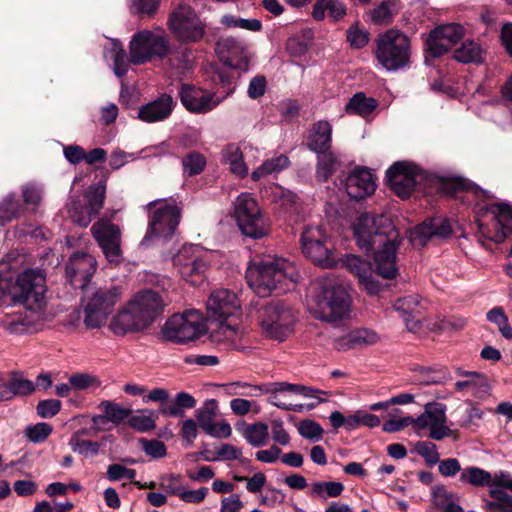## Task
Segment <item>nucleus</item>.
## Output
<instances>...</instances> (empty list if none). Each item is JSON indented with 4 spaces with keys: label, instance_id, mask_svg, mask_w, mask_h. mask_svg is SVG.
<instances>
[{
    "label": "nucleus",
    "instance_id": "44",
    "mask_svg": "<svg viewBox=\"0 0 512 512\" xmlns=\"http://www.w3.org/2000/svg\"><path fill=\"white\" fill-rule=\"evenodd\" d=\"M459 480L472 486H487L491 483V474L478 467H466L461 471Z\"/></svg>",
    "mask_w": 512,
    "mask_h": 512
},
{
    "label": "nucleus",
    "instance_id": "53",
    "mask_svg": "<svg viewBox=\"0 0 512 512\" xmlns=\"http://www.w3.org/2000/svg\"><path fill=\"white\" fill-rule=\"evenodd\" d=\"M416 452L425 459L426 463L430 466L437 464L440 460L437 447L432 442L421 441L415 446Z\"/></svg>",
    "mask_w": 512,
    "mask_h": 512
},
{
    "label": "nucleus",
    "instance_id": "41",
    "mask_svg": "<svg viewBox=\"0 0 512 512\" xmlns=\"http://www.w3.org/2000/svg\"><path fill=\"white\" fill-rule=\"evenodd\" d=\"M157 414L150 409H141L135 415L130 416L128 424L131 428L139 432H147L156 427Z\"/></svg>",
    "mask_w": 512,
    "mask_h": 512
},
{
    "label": "nucleus",
    "instance_id": "33",
    "mask_svg": "<svg viewBox=\"0 0 512 512\" xmlns=\"http://www.w3.org/2000/svg\"><path fill=\"white\" fill-rule=\"evenodd\" d=\"M332 142V127L327 121H318L311 129L308 148L316 153L329 151Z\"/></svg>",
    "mask_w": 512,
    "mask_h": 512
},
{
    "label": "nucleus",
    "instance_id": "51",
    "mask_svg": "<svg viewBox=\"0 0 512 512\" xmlns=\"http://www.w3.org/2000/svg\"><path fill=\"white\" fill-rule=\"evenodd\" d=\"M159 488L170 495L180 496L184 486L180 474H164L159 478Z\"/></svg>",
    "mask_w": 512,
    "mask_h": 512
},
{
    "label": "nucleus",
    "instance_id": "48",
    "mask_svg": "<svg viewBox=\"0 0 512 512\" xmlns=\"http://www.w3.org/2000/svg\"><path fill=\"white\" fill-rule=\"evenodd\" d=\"M487 319L495 323L503 337L512 339V328L509 325L508 318L502 307H494L487 313Z\"/></svg>",
    "mask_w": 512,
    "mask_h": 512
},
{
    "label": "nucleus",
    "instance_id": "2",
    "mask_svg": "<svg viewBox=\"0 0 512 512\" xmlns=\"http://www.w3.org/2000/svg\"><path fill=\"white\" fill-rule=\"evenodd\" d=\"M164 307L158 292L141 290L112 318L109 328L115 335L143 331L163 313Z\"/></svg>",
    "mask_w": 512,
    "mask_h": 512
},
{
    "label": "nucleus",
    "instance_id": "60",
    "mask_svg": "<svg viewBox=\"0 0 512 512\" xmlns=\"http://www.w3.org/2000/svg\"><path fill=\"white\" fill-rule=\"evenodd\" d=\"M299 434L306 439H321L323 429L321 426L312 420H303L298 427Z\"/></svg>",
    "mask_w": 512,
    "mask_h": 512
},
{
    "label": "nucleus",
    "instance_id": "8",
    "mask_svg": "<svg viewBox=\"0 0 512 512\" xmlns=\"http://www.w3.org/2000/svg\"><path fill=\"white\" fill-rule=\"evenodd\" d=\"M171 50L169 36L162 30H141L133 35L129 44L130 62L145 64L163 59Z\"/></svg>",
    "mask_w": 512,
    "mask_h": 512
},
{
    "label": "nucleus",
    "instance_id": "38",
    "mask_svg": "<svg viewBox=\"0 0 512 512\" xmlns=\"http://www.w3.org/2000/svg\"><path fill=\"white\" fill-rule=\"evenodd\" d=\"M483 49L481 45L473 40H466L461 47L454 51V59L460 63H481L483 61Z\"/></svg>",
    "mask_w": 512,
    "mask_h": 512
},
{
    "label": "nucleus",
    "instance_id": "9",
    "mask_svg": "<svg viewBox=\"0 0 512 512\" xmlns=\"http://www.w3.org/2000/svg\"><path fill=\"white\" fill-rule=\"evenodd\" d=\"M46 279L41 271L26 270L21 273L12 287L11 295L31 312H40L46 306Z\"/></svg>",
    "mask_w": 512,
    "mask_h": 512
},
{
    "label": "nucleus",
    "instance_id": "42",
    "mask_svg": "<svg viewBox=\"0 0 512 512\" xmlns=\"http://www.w3.org/2000/svg\"><path fill=\"white\" fill-rule=\"evenodd\" d=\"M242 434L247 442L252 446H264L269 437L268 425L263 422L246 425Z\"/></svg>",
    "mask_w": 512,
    "mask_h": 512
},
{
    "label": "nucleus",
    "instance_id": "18",
    "mask_svg": "<svg viewBox=\"0 0 512 512\" xmlns=\"http://www.w3.org/2000/svg\"><path fill=\"white\" fill-rule=\"evenodd\" d=\"M386 178L390 188L404 199L411 195L415 186L423 180L424 174L417 165L401 161L387 170Z\"/></svg>",
    "mask_w": 512,
    "mask_h": 512
},
{
    "label": "nucleus",
    "instance_id": "24",
    "mask_svg": "<svg viewBox=\"0 0 512 512\" xmlns=\"http://www.w3.org/2000/svg\"><path fill=\"white\" fill-rule=\"evenodd\" d=\"M452 234V228L448 220L442 217H434L423 221L409 231V239L413 246L424 247L434 239H446Z\"/></svg>",
    "mask_w": 512,
    "mask_h": 512
},
{
    "label": "nucleus",
    "instance_id": "22",
    "mask_svg": "<svg viewBox=\"0 0 512 512\" xmlns=\"http://www.w3.org/2000/svg\"><path fill=\"white\" fill-rule=\"evenodd\" d=\"M97 261L87 253H74L66 264V277L69 283L82 291L91 287L89 282L96 272Z\"/></svg>",
    "mask_w": 512,
    "mask_h": 512
},
{
    "label": "nucleus",
    "instance_id": "47",
    "mask_svg": "<svg viewBox=\"0 0 512 512\" xmlns=\"http://www.w3.org/2000/svg\"><path fill=\"white\" fill-rule=\"evenodd\" d=\"M343 491L344 485L335 481L315 482L311 485L312 496L320 497L322 499L338 497Z\"/></svg>",
    "mask_w": 512,
    "mask_h": 512
},
{
    "label": "nucleus",
    "instance_id": "64",
    "mask_svg": "<svg viewBox=\"0 0 512 512\" xmlns=\"http://www.w3.org/2000/svg\"><path fill=\"white\" fill-rule=\"evenodd\" d=\"M438 463L439 473L444 477H453L457 473H461V471L463 470L461 468L460 462L456 458H448L442 461L439 460Z\"/></svg>",
    "mask_w": 512,
    "mask_h": 512
},
{
    "label": "nucleus",
    "instance_id": "15",
    "mask_svg": "<svg viewBox=\"0 0 512 512\" xmlns=\"http://www.w3.org/2000/svg\"><path fill=\"white\" fill-rule=\"evenodd\" d=\"M327 240V235L320 227H306L301 235L302 252L313 263L333 268L337 265V259Z\"/></svg>",
    "mask_w": 512,
    "mask_h": 512
},
{
    "label": "nucleus",
    "instance_id": "6",
    "mask_svg": "<svg viewBox=\"0 0 512 512\" xmlns=\"http://www.w3.org/2000/svg\"><path fill=\"white\" fill-rule=\"evenodd\" d=\"M150 211L148 217V227L143 238L142 244H145L155 238H171L182 218V206L176 200L156 199L147 204Z\"/></svg>",
    "mask_w": 512,
    "mask_h": 512
},
{
    "label": "nucleus",
    "instance_id": "31",
    "mask_svg": "<svg viewBox=\"0 0 512 512\" xmlns=\"http://www.w3.org/2000/svg\"><path fill=\"white\" fill-rule=\"evenodd\" d=\"M173 104V98L163 94L158 99L142 105L138 110V118L147 123L162 121L171 114Z\"/></svg>",
    "mask_w": 512,
    "mask_h": 512
},
{
    "label": "nucleus",
    "instance_id": "4",
    "mask_svg": "<svg viewBox=\"0 0 512 512\" xmlns=\"http://www.w3.org/2000/svg\"><path fill=\"white\" fill-rule=\"evenodd\" d=\"M317 289L313 309L316 319L338 324L348 318L351 298L342 281L336 277L325 276L317 281Z\"/></svg>",
    "mask_w": 512,
    "mask_h": 512
},
{
    "label": "nucleus",
    "instance_id": "23",
    "mask_svg": "<svg viewBox=\"0 0 512 512\" xmlns=\"http://www.w3.org/2000/svg\"><path fill=\"white\" fill-rule=\"evenodd\" d=\"M206 309L207 317L211 320H236L240 313V304L234 292L219 289L209 296Z\"/></svg>",
    "mask_w": 512,
    "mask_h": 512
},
{
    "label": "nucleus",
    "instance_id": "52",
    "mask_svg": "<svg viewBox=\"0 0 512 512\" xmlns=\"http://www.w3.org/2000/svg\"><path fill=\"white\" fill-rule=\"evenodd\" d=\"M160 0H133L131 12L141 17L154 16L159 8Z\"/></svg>",
    "mask_w": 512,
    "mask_h": 512
},
{
    "label": "nucleus",
    "instance_id": "36",
    "mask_svg": "<svg viewBox=\"0 0 512 512\" xmlns=\"http://www.w3.org/2000/svg\"><path fill=\"white\" fill-rule=\"evenodd\" d=\"M325 11H328L329 16L337 21L346 15L345 5L338 0H316L312 16L315 20H323Z\"/></svg>",
    "mask_w": 512,
    "mask_h": 512
},
{
    "label": "nucleus",
    "instance_id": "7",
    "mask_svg": "<svg viewBox=\"0 0 512 512\" xmlns=\"http://www.w3.org/2000/svg\"><path fill=\"white\" fill-rule=\"evenodd\" d=\"M411 43L408 36L399 30H388L376 39L375 57L388 71H397L408 65Z\"/></svg>",
    "mask_w": 512,
    "mask_h": 512
},
{
    "label": "nucleus",
    "instance_id": "5",
    "mask_svg": "<svg viewBox=\"0 0 512 512\" xmlns=\"http://www.w3.org/2000/svg\"><path fill=\"white\" fill-rule=\"evenodd\" d=\"M122 289L116 285L91 286L83 291V322L87 329L104 326L120 301Z\"/></svg>",
    "mask_w": 512,
    "mask_h": 512
},
{
    "label": "nucleus",
    "instance_id": "3",
    "mask_svg": "<svg viewBox=\"0 0 512 512\" xmlns=\"http://www.w3.org/2000/svg\"><path fill=\"white\" fill-rule=\"evenodd\" d=\"M298 277L294 265L283 258L254 261L246 272L247 282L261 297L272 292L284 293Z\"/></svg>",
    "mask_w": 512,
    "mask_h": 512
},
{
    "label": "nucleus",
    "instance_id": "30",
    "mask_svg": "<svg viewBox=\"0 0 512 512\" xmlns=\"http://www.w3.org/2000/svg\"><path fill=\"white\" fill-rule=\"evenodd\" d=\"M179 95L182 104L191 112L206 113L217 105V102H213L211 94L190 85H182Z\"/></svg>",
    "mask_w": 512,
    "mask_h": 512
},
{
    "label": "nucleus",
    "instance_id": "56",
    "mask_svg": "<svg viewBox=\"0 0 512 512\" xmlns=\"http://www.w3.org/2000/svg\"><path fill=\"white\" fill-rule=\"evenodd\" d=\"M70 445L74 452H77L85 456H88L89 454L97 455L100 448V445L97 442H93L90 440H81L76 437H73L70 440Z\"/></svg>",
    "mask_w": 512,
    "mask_h": 512
},
{
    "label": "nucleus",
    "instance_id": "20",
    "mask_svg": "<svg viewBox=\"0 0 512 512\" xmlns=\"http://www.w3.org/2000/svg\"><path fill=\"white\" fill-rule=\"evenodd\" d=\"M446 405L439 402H429L424 406V412L414 418L416 432L429 429V437L442 440L452 435L453 431L446 425Z\"/></svg>",
    "mask_w": 512,
    "mask_h": 512
},
{
    "label": "nucleus",
    "instance_id": "40",
    "mask_svg": "<svg viewBox=\"0 0 512 512\" xmlns=\"http://www.w3.org/2000/svg\"><path fill=\"white\" fill-rule=\"evenodd\" d=\"M24 211L25 206L21 204L14 194L7 195L0 203L1 224L18 218Z\"/></svg>",
    "mask_w": 512,
    "mask_h": 512
},
{
    "label": "nucleus",
    "instance_id": "61",
    "mask_svg": "<svg viewBox=\"0 0 512 512\" xmlns=\"http://www.w3.org/2000/svg\"><path fill=\"white\" fill-rule=\"evenodd\" d=\"M230 151L227 155V160L230 163L231 171L239 176H245L247 174V167L241 160V153L238 147H229Z\"/></svg>",
    "mask_w": 512,
    "mask_h": 512
},
{
    "label": "nucleus",
    "instance_id": "43",
    "mask_svg": "<svg viewBox=\"0 0 512 512\" xmlns=\"http://www.w3.org/2000/svg\"><path fill=\"white\" fill-rule=\"evenodd\" d=\"M289 165V159L285 155H280L266 160L261 166L252 172L251 178L258 181L272 173H278Z\"/></svg>",
    "mask_w": 512,
    "mask_h": 512
},
{
    "label": "nucleus",
    "instance_id": "11",
    "mask_svg": "<svg viewBox=\"0 0 512 512\" xmlns=\"http://www.w3.org/2000/svg\"><path fill=\"white\" fill-rule=\"evenodd\" d=\"M206 331L202 314L197 310H188L172 315L164 324L161 333L171 342L184 344L194 341Z\"/></svg>",
    "mask_w": 512,
    "mask_h": 512
},
{
    "label": "nucleus",
    "instance_id": "54",
    "mask_svg": "<svg viewBox=\"0 0 512 512\" xmlns=\"http://www.w3.org/2000/svg\"><path fill=\"white\" fill-rule=\"evenodd\" d=\"M52 427L47 423H37L25 429V435L34 443L43 442L51 434Z\"/></svg>",
    "mask_w": 512,
    "mask_h": 512
},
{
    "label": "nucleus",
    "instance_id": "50",
    "mask_svg": "<svg viewBox=\"0 0 512 512\" xmlns=\"http://www.w3.org/2000/svg\"><path fill=\"white\" fill-rule=\"evenodd\" d=\"M182 165L184 172L193 176L203 171L206 166V159L198 152H191L183 158Z\"/></svg>",
    "mask_w": 512,
    "mask_h": 512
},
{
    "label": "nucleus",
    "instance_id": "49",
    "mask_svg": "<svg viewBox=\"0 0 512 512\" xmlns=\"http://www.w3.org/2000/svg\"><path fill=\"white\" fill-rule=\"evenodd\" d=\"M100 407L103 409L104 413H106L108 421L114 424H120L131 414L130 409L123 408L119 404L111 401H103Z\"/></svg>",
    "mask_w": 512,
    "mask_h": 512
},
{
    "label": "nucleus",
    "instance_id": "25",
    "mask_svg": "<svg viewBox=\"0 0 512 512\" xmlns=\"http://www.w3.org/2000/svg\"><path fill=\"white\" fill-rule=\"evenodd\" d=\"M216 52L224 65L233 69H247L249 57L243 41L233 37L221 38L216 43Z\"/></svg>",
    "mask_w": 512,
    "mask_h": 512
},
{
    "label": "nucleus",
    "instance_id": "32",
    "mask_svg": "<svg viewBox=\"0 0 512 512\" xmlns=\"http://www.w3.org/2000/svg\"><path fill=\"white\" fill-rule=\"evenodd\" d=\"M458 374L466 377V379L455 383V389L457 391H470L474 397L479 399H483L489 395L491 387L484 374L460 370Z\"/></svg>",
    "mask_w": 512,
    "mask_h": 512
},
{
    "label": "nucleus",
    "instance_id": "1",
    "mask_svg": "<svg viewBox=\"0 0 512 512\" xmlns=\"http://www.w3.org/2000/svg\"><path fill=\"white\" fill-rule=\"evenodd\" d=\"M353 234L360 250L374 252V267L379 276L392 279L397 275L396 251L399 232L385 215L360 214L353 224Z\"/></svg>",
    "mask_w": 512,
    "mask_h": 512
},
{
    "label": "nucleus",
    "instance_id": "46",
    "mask_svg": "<svg viewBox=\"0 0 512 512\" xmlns=\"http://www.w3.org/2000/svg\"><path fill=\"white\" fill-rule=\"evenodd\" d=\"M217 402L212 399L206 401L204 405L196 411V419L200 428L208 433V431L214 425V419L216 417Z\"/></svg>",
    "mask_w": 512,
    "mask_h": 512
},
{
    "label": "nucleus",
    "instance_id": "26",
    "mask_svg": "<svg viewBox=\"0 0 512 512\" xmlns=\"http://www.w3.org/2000/svg\"><path fill=\"white\" fill-rule=\"evenodd\" d=\"M255 389L259 390L261 393L269 394V403L286 411H295L296 406L291 403H288L285 400L283 396L284 393L289 392L308 396V392L310 391V388L306 386L291 384L287 382L267 383L260 386H256Z\"/></svg>",
    "mask_w": 512,
    "mask_h": 512
},
{
    "label": "nucleus",
    "instance_id": "27",
    "mask_svg": "<svg viewBox=\"0 0 512 512\" xmlns=\"http://www.w3.org/2000/svg\"><path fill=\"white\" fill-rule=\"evenodd\" d=\"M345 266L358 278L360 286L370 295H377L381 290V285L375 280L374 273L378 274L376 269L366 260L359 256L349 255L346 257Z\"/></svg>",
    "mask_w": 512,
    "mask_h": 512
},
{
    "label": "nucleus",
    "instance_id": "35",
    "mask_svg": "<svg viewBox=\"0 0 512 512\" xmlns=\"http://www.w3.org/2000/svg\"><path fill=\"white\" fill-rule=\"evenodd\" d=\"M378 101L367 97L363 92L354 94L345 106V111L351 115L367 116L376 110Z\"/></svg>",
    "mask_w": 512,
    "mask_h": 512
},
{
    "label": "nucleus",
    "instance_id": "63",
    "mask_svg": "<svg viewBox=\"0 0 512 512\" xmlns=\"http://www.w3.org/2000/svg\"><path fill=\"white\" fill-rule=\"evenodd\" d=\"M61 401L56 399L42 400L37 404V413L42 418H51L61 409Z\"/></svg>",
    "mask_w": 512,
    "mask_h": 512
},
{
    "label": "nucleus",
    "instance_id": "12",
    "mask_svg": "<svg viewBox=\"0 0 512 512\" xmlns=\"http://www.w3.org/2000/svg\"><path fill=\"white\" fill-rule=\"evenodd\" d=\"M234 216L239 229L248 237L258 239L269 233V225L256 200L249 193H242L236 198Z\"/></svg>",
    "mask_w": 512,
    "mask_h": 512
},
{
    "label": "nucleus",
    "instance_id": "55",
    "mask_svg": "<svg viewBox=\"0 0 512 512\" xmlns=\"http://www.w3.org/2000/svg\"><path fill=\"white\" fill-rule=\"evenodd\" d=\"M351 332L354 337L356 348L374 345L380 340L379 335L375 331L370 329L363 328Z\"/></svg>",
    "mask_w": 512,
    "mask_h": 512
},
{
    "label": "nucleus",
    "instance_id": "34",
    "mask_svg": "<svg viewBox=\"0 0 512 512\" xmlns=\"http://www.w3.org/2000/svg\"><path fill=\"white\" fill-rule=\"evenodd\" d=\"M34 385L27 379L0 376V402L8 401L17 395H27L34 391Z\"/></svg>",
    "mask_w": 512,
    "mask_h": 512
},
{
    "label": "nucleus",
    "instance_id": "16",
    "mask_svg": "<svg viewBox=\"0 0 512 512\" xmlns=\"http://www.w3.org/2000/svg\"><path fill=\"white\" fill-rule=\"evenodd\" d=\"M204 254L198 246L184 245L173 257V264L178 268L181 277L192 285H198L203 281L207 269Z\"/></svg>",
    "mask_w": 512,
    "mask_h": 512
},
{
    "label": "nucleus",
    "instance_id": "13",
    "mask_svg": "<svg viewBox=\"0 0 512 512\" xmlns=\"http://www.w3.org/2000/svg\"><path fill=\"white\" fill-rule=\"evenodd\" d=\"M167 26L173 36L182 43L200 41L206 30V25L188 5L176 7L169 15Z\"/></svg>",
    "mask_w": 512,
    "mask_h": 512
},
{
    "label": "nucleus",
    "instance_id": "39",
    "mask_svg": "<svg viewBox=\"0 0 512 512\" xmlns=\"http://www.w3.org/2000/svg\"><path fill=\"white\" fill-rule=\"evenodd\" d=\"M317 154L316 177L318 180L326 182L336 172L339 162L330 150Z\"/></svg>",
    "mask_w": 512,
    "mask_h": 512
},
{
    "label": "nucleus",
    "instance_id": "59",
    "mask_svg": "<svg viewBox=\"0 0 512 512\" xmlns=\"http://www.w3.org/2000/svg\"><path fill=\"white\" fill-rule=\"evenodd\" d=\"M140 443L144 452L152 458H163L166 456L167 449L162 441L156 439H141Z\"/></svg>",
    "mask_w": 512,
    "mask_h": 512
},
{
    "label": "nucleus",
    "instance_id": "19",
    "mask_svg": "<svg viewBox=\"0 0 512 512\" xmlns=\"http://www.w3.org/2000/svg\"><path fill=\"white\" fill-rule=\"evenodd\" d=\"M486 216L492 221V229L478 220V230L481 236L494 243H502L512 234V207L507 204H492L486 211Z\"/></svg>",
    "mask_w": 512,
    "mask_h": 512
},
{
    "label": "nucleus",
    "instance_id": "62",
    "mask_svg": "<svg viewBox=\"0 0 512 512\" xmlns=\"http://www.w3.org/2000/svg\"><path fill=\"white\" fill-rule=\"evenodd\" d=\"M136 471L134 469L126 468L120 464H111L107 469V478L110 481H117L121 478H127L132 482L135 481Z\"/></svg>",
    "mask_w": 512,
    "mask_h": 512
},
{
    "label": "nucleus",
    "instance_id": "29",
    "mask_svg": "<svg viewBox=\"0 0 512 512\" xmlns=\"http://www.w3.org/2000/svg\"><path fill=\"white\" fill-rule=\"evenodd\" d=\"M219 323L210 332L211 340L216 344H225L240 349L238 342L246 334L244 327H240L239 319L217 320Z\"/></svg>",
    "mask_w": 512,
    "mask_h": 512
},
{
    "label": "nucleus",
    "instance_id": "14",
    "mask_svg": "<svg viewBox=\"0 0 512 512\" xmlns=\"http://www.w3.org/2000/svg\"><path fill=\"white\" fill-rule=\"evenodd\" d=\"M105 200V186L92 185L82 196H74L67 204L66 209L73 223L87 227L94 217L103 208Z\"/></svg>",
    "mask_w": 512,
    "mask_h": 512
},
{
    "label": "nucleus",
    "instance_id": "57",
    "mask_svg": "<svg viewBox=\"0 0 512 512\" xmlns=\"http://www.w3.org/2000/svg\"><path fill=\"white\" fill-rule=\"evenodd\" d=\"M419 305V299L418 296H405L402 298H399L394 303V309L398 312L402 313V317L411 316L414 314L417 310V307Z\"/></svg>",
    "mask_w": 512,
    "mask_h": 512
},
{
    "label": "nucleus",
    "instance_id": "21",
    "mask_svg": "<svg viewBox=\"0 0 512 512\" xmlns=\"http://www.w3.org/2000/svg\"><path fill=\"white\" fill-rule=\"evenodd\" d=\"M465 35V29L457 23L439 25L433 29L425 40L426 52L432 57L447 53Z\"/></svg>",
    "mask_w": 512,
    "mask_h": 512
},
{
    "label": "nucleus",
    "instance_id": "17",
    "mask_svg": "<svg viewBox=\"0 0 512 512\" xmlns=\"http://www.w3.org/2000/svg\"><path fill=\"white\" fill-rule=\"evenodd\" d=\"M91 233L106 259L112 264H119L122 261L120 227L102 218L92 225Z\"/></svg>",
    "mask_w": 512,
    "mask_h": 512
},
{
    "label": "nucleus",
    "instance_id": "28",
    "mask_svg": "<svg viewBox=\"0 0 512 512\" xmlns=\"http://www.w3.org/2000/svg\"><path fill=\"white\" fill-rule=\"evenodd\" d=\"M345 188L351 198L360 200L371 195L376 189V184L368 169L357 168L347 177Z\"/></svg>",
    "mask_w": 512,
    "mask_h": 512
},
{
    "label": "nucleus",
    "instance_id": "10",
    "mask_svg": "<svg viewBox=\"0 0 512 512\" xmlns=\"http://www.w3.org/2000/svg\"><path fill=\"white\" fill-rule=\"evenodd\" d=\"M259 321L266 337L283 342L294 332L296 314L290 306L272 301L261 308Z\"/></svg>",
    "mask_w": 512,
    "mask_h": 512
},
{
    "label": "nucleus",
    "instance_id": "45",
    "mask_svg": "<svg viewBox=\"0 0 512 512\" xmlns=\"http://www.w3.org/2000/svg\"><path fill=\"white\" fill-rule=\"evenodd\" d=\"M69 382L74 390L79 391H94L102 384L98 376L86 372L72 374L69 377Z\"/></svg>",
    "mask_w": 512,
    "mask_h": 512
},
{
    "label": "nucleus",
    "instance_id": "37",
    "mask_svg": "<svg viewBox=\"0 0 512 512\" xmlns=\"http://www.w3.org/2000/svg\"><path fill=\"white\" fill-rule=\"evenodd\" d=\"M196 406L195 398L186 392L178 393L172 404H162L160 412L170 417H183L186 409Z\"/></svg>",
    "mask_w": 512,
    "mask_h": 512
},
{
    "label": "nucleus",
    "instance_id": "58",
    "mask_svg": "<svg viewBox=\"0 0 512 512\" xmlns=\"http://www.w3.org/2000/svg\"><path fill=\"white\" fill-rule=\"evenodd\" d=\"M216 454H217L216 457H210L208 455H205L204 459L206 461H216L218 459L236 460L241 457L242 451H241V449L236 448L235 446H233L231 444L225 443V444H222L218 448Z\"/></svg>",
    "mask_w": 512,
    "mask_h": 512
}]
</instances>
